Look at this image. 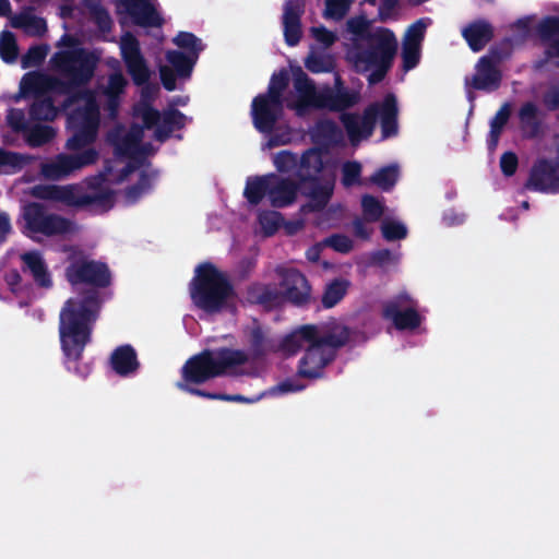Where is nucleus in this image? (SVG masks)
Wrapping results in <instances>:
<instances>
[{
	"label": "nucleus",
	"instance_id": "f257e3e1",
	"mask_svg": "<svg viewBox=\"0 0 559 559\" xmlns=\"http://www.w3.org/2000/svg\"><path fill=\"white\" fill-rule=\"evenodd\" d=\"M64 276L72 286L84 284L91 287L69 298L59 313V338L66 368L85 379L92 366L81 364V360L86 345L92 341L94 324L103 305L98 289L111 284V272L105 262L80 254L70 257Z\"/></svg>",
	"mask_w": 559,
	"mask_h": 559
},
{
	"label": "nucleus",
	"instance_id": "f03ea898",
	"mask_svg": "<svg viewBox=\"0 0 559 559\" xmlns=\"http://www.w3.org/2000/svg\"><path fill=\"white\" fill-rule=\"evenodd\" d=\"M97 59L84 49L63 51L57 55V67L67 79L53 80L51 87L67 95L61 109L67 110L74 104L84 102L83 106L74 108L67 117V128L71 136L66 142V148L79 150L94 144L100 126V111L93 91L85 86L93 79Z\"/></svg>",
	"mask_w": 559,
	"mask_h": 559
},
{
	"label": "nucleus",
	"instance_id": "7ed1b4c3",
	"mask_svg": "<svg viewBox=\"0 0 559 559\" xmlns=\"http://www.w3.org/2000/svg\"><path fill=\"white\" fill-rule=\"evenodd\" d=\"M313 156L312 151L305 155L300 170L295 174L296 180L271 174L269 201L272 207L285 209L293 205L298 192L309 199V203L304 209L321 212L326 207L333 197L335 182H331L330 178L323 176L314 177L319 174L321 164Z\"/></svg>",
	"mask_w": 559,
	"mask_h": 559
},
{
	"label": "nucleus",
	"instance_id": "20e7f679",
	"mask_svg": "<svg viewBox=\"0 0 559 559\" xmlns=\"http://www.w3.org/2000/svg\"><path fill=\"white\" fill-rule=\"evenodd\" d=\"M350 340L348 326L332 323L319 325L313 341L308 342L305 354L298 362L297 373L305 379H320L324 369L332 364L337 352Z\"/></svg>",
	"mask_w": 559,
	"mask_h": 559
},
{
	"label": "nucleus",
	"instance_id": "39448f33",
	"mask_svg": "<svg viewBox=\"0 0 559 559\" xmlns=\"http://www.w3.org/2000/svg\"><path fill=\"white\" fill-rule=\"evenodd\" d=\"M249 361L245 350L229 347L205 348L191 356L181 368V381L177 383L203 384L223 376H237L238 368Z\"/></svg>",
	"mask_w": 559,
	"mask_h": 559
},
{
	"label": "nucleus",
	"instance_id": "423d86ee",
	"mask_svg": "<svg viewBox=\"0 0 559 559\" xmlns=\"http://www.w3.org/2000/svg\"><path fill=\"white\" fill-rule=\"evenodd\" d=\"M294 87L298 97L287 107L294 109L298 116H304L309 109L342 115L355 107L361 98L359 91H318L314 82L301 69H298L294 75Z\"/></svg>",
	"mask_w": 559,
	"mask_h": 559
},
{
	"label": "nucleus",
	"instance_id": "0eeeda50",
	"mask_svg": "<svg viewBox=\"0 0 559 559\" xmlns=\"http://www.w3.org/2000/svg\"><path fill=\"white\" fill-rule=\"evenodd\" d=\"M234 295L235 289L229 278L213 263L203 262L197 266L195 275L190 283V296L199 309L207 313H217Z\"/></svg>",
	"mask_w": 559,
	"mask_h": 559
},
{
	"label": "nucleus",
	"instance_id": "6e6552de",
	"mask_svg": "<svg viewBox=\"0 0 559 559\" xmlns=\"http://www.w3.org/2000/svg\"><path fill=\"white\" fill-rule=\"evenodd\" d=\"M289 76L285 69L273 73L267 92L255 96L251 104V115L254 128L264 134L274 131L283 114V92L288 86Z\"/></svg>",
	"mask_w": 559,
	"mask_h": 559
},
{
	"label": "nucleus",
	"instance_id": "1a4fd4ad",
	"mask_svg": "<svg viewBox=\"0 0 559 559\" xmlns=\"http://www.w3.org/2000/svg\"><path fill=\"white\" fill-rule=\"evenodd\" d=\"M22 218L24 221L23 234L26 236L33 234L46 237L64 236L72 234L75 229L71 219L55 213H48L45 205L38 202L24 205Z\"/></svg>",
	"mask_w": 559,
	"mask_h": 559
},
{
	"label": "nucleus",
	"instance_id": "9d476101",
	"mask_svg": "<svg viewBox=\"0 0 559 559\" xmlns=\"http://www.w3.org/2000/svg\"><path fill=\"white\" fill-rule=\"evenodd\" d=\"M368 47L357 50L352 56L355 71L366 73L372 67L383 63L386 53H390V61L394 60L397 51V40L394 33L385 27H380L366 36Z\"/></svg>",
	"mask_w": 559,
	"mask_h": 559
},
{
	"label": "nucleus",
	"instance_id": "9b49d317",
	"mask_svg": "<svg viewBox=\"0 0 559 559\" xmlns=\"http://www.w3.org/2000/svg\"><path fill=\"white\" fill-rule=\"evenodd\" d=\"M32 194L37 199L76 207L102 204L110 199L109 193H84L73 185H37L33 187Z\"/></svg>",
	"mask_w": 559,
	"mask_h": 559
},
{
	"label": "nucleus",
	"instance_id": "f8f14e48",
	"mask_svg": "<svg viewBox=\"0 0 559 559\" xmlns=\"http://www.w3.org/2000/svg\"><path fill=\"white\" fill-rule=\"evenodd\" d=\"M88 144L78 151L76 154H58L53 160L43 163L40 174L48 180H60L67 178L75 170L93 165L98 160L99 153L96 148ZM69 151L75 152L76 150Z\"/></svg>",
	"mask_w": 559,
	"mask_h": 559
},
{
	"label": "nucleus",
	"instance_id": "ddd939ff",
	"mask_svg": "<svg viewBox=\"0 0 559 559\" xmlns=\"http://www.w3.org/2000/svg\"><path fill=\"white\" fill-rule=\"evenodd\" d=\"M46 81L47 78L38 72H28L21 81L22 92L34 94V100L28 110L29 118L34 121H53L59 112L52 97L43 92Z\"/></svg>",
	"mask_w": 559,
	"mask_h": 559
},
{
	"label": "nucleus",
	"instance_id": "4468645a",
	"mask_svg": "<svg viewBox=\"0 0 559 559\" xmlns=\"http://www.w3.org/2000/svg\"><path fill=\"white\" fill-rule=\"evenodd\" d=\"M416 301L406 292H401L382 304V318L392 321L399 331L415 330L421 324Z\"/></svg>",
	"mask_w": 559,
	"mask_h": 559
},
{
	"label": "nucleus",
	"instance_id": "2eb2a0df",
	"mask_svg": "<svg viewBox=\"0 0 559 559\" xmlns=\"http://www.w3.org/2000/svg\"><path fill=\"white\" fill-rule=\"evenodd\" d=\"M526 191L559 193V166L556 159L540 157L534 162L520 193Z\"/></svg>",
	"mask_w": 559,
	"mask_h": 559
},
{
	"label": "nucleus",
	"instance_id": "dca6fc26",
	"mask_svg": "<svg viewBox=\"0 0 559 559\" xmlns=\"http://www.w3.org/2000/svg\"><path fill=\"white\" fill-rule=\"evenodd\" d=\"M120 53L134 85H146L151 78V70L141 51L140 41L133 34L127 33L121 37Z\"/></svg>",
	"mask_w": 559,
	"mask_h": 559
},
{
	"label": "nucleus",
	"instance_id": "f3484780",
	"mask_svg": "<svg viewBox=\"0 0 559 559\" xmlns=\"http://www.w3.org/2000/svg\"><path fill=\"white\" fill-rule=\"evenodd\" d=\"M120 53L134 85H146L151 78V70L141 51L140 41L133 34L127 33L121 37Z\"/></svg>",
	"mask_w": 559,
	"mask_h": 559
},
{
	"label": "nucleus",
	"instance_id": "a211bd4d",
	"mask_svg": "<svg viewBox=\"0 0 559 559\" xmlns=\"http://www.w3.org/2000/svg\"><path fill=\"white\" fill-rule=\"evenodd\" d=\"M278 275L283 302H289L298 308L307 307L312 298L307 277L297 269L281 270Z\"/></svg>",
	"mask_w": 559,
	"mask_h": 559
},
{
	"label": "nucleus",
	"instance_id": "6ab92c4d",
	"mask_svg": "<svg viewBox=\"0 0 559 559\" xmlns=\"http://www.w3.org/2000/svg\"><path fill=\"white\" fill-rule=\"evenodd\" d=\"M312 151L313 158L321 164L319 174L314 177L321 178L326 177L331 179V182L336 183V166L329 159L325 158L322 151L318 147H309L298 158L297 155L290 151H281L274 157V165L280 173H289L295 169V174L300 170V164L308 153Z\"/></svg>",
	"mask_w": 559,
	"mask_h": 559
},
{
	"label": "nucleus",
	"instance_id": "aec40b11",
	"mask_svg": "<svg viewBox=\"0 0 559 559\" xmlns=\"http://www.w3.org/2000/svg\"><path fill=\"white\" fill-rule=\"evenodd\" d=\"M500 61L499 56L493 52L483 56L475 67V74L465 79L466 87H472L476 91L491 93L501 86L502 73L498 68Z\"/></svg>",
	"mask_w": 559,
	"mask_h": 559
},
{
	"label": "nucleus",
	"instance_id": "412c9836",
	"mask_svg": "<svg viewBox=\"0 0 559 559\" xmlns=\"http://www.w3.org/2000/svg\"><path fill=\"white\" fill-rule=\"evenodd\" d=\"M379 116L380 104L372 103L364 109L361 117L354 112H343L340 115V121L345 128L349 140L354 143L372 135Z\"/></svg>",
	"mask_w": 559,
	"mask_h": 559
},
{
	"label": "nucleus",
	"instance_id": "4be33fe9",
	"mask_svg": "<svg viewBox=\"0 0 559 559\" xmlns=\"http://www.w3.org/2000/svg\"><path fill=\"white\" fill-rule=\"evenodd\" d=\"M119 5L141 27H160L164 19L148 0H119Z\"/></svg>",
	"mask_w": 559,
	"mask_h": 559
},
{
	"label": "nucleus",
	"instance_id": "5701e85b",
	"mask_svg": "<svg viewBox=\"0 0 559 559\" xmlns=\"http://www.w3.org/2000/svg\"><path fill=\"white\" fill-rule=\"evenodd\" d=\"M283 31L287 46L294 47L299 44L301 31V16L305 12L302 0H287L283 8Z\"/></svg>",
	"mask_w": 559,
	"mask_h": 559
},
{
	"label": "nucleus",
	"instance_id": "b1692460",
	"mask_svg": "<svg viewBox=\"0 0 559 559\" xmlns=\"http://www.w3.org/2000/svg\"><path fill=\"white\" fill-rule=\"evenodd\" d=\"M22 271L28 273L37 287L50 289L53 286L51 273L41 254L37 250L26 251L20 255Z\"/></svg>",
	"mask_w": 559,
	"mask_h": 559
},
{
	"label": "nucleus",
	"instance_id": "393cba45",
	"mask_svg": "<svg viewBox=\"0 0 559 559\" xmlns=\"http://www.w3.org/2000/svg\"><path fill=\"white\" fill-rule=\"evenodd\" d=\"M141 138V130L126 132L122 126H116L108 131L106 141L117 157H132L139 151Z\"/></svg>",
	"mask_w": 559,
	"mask_h": 559
},
{
	"label": "nucleus",
	"instance_id": "a878e982",
	"mask_svg": "<svg viewBox=\"0 0 559 559\" xmlns=\"http://www.w3.org/2000/svg\"><path fill=\"white\" fill-rule=\"evenodd\" d=\"M247 299L266 310L277 309L284 305L281 288L273 283H252L247 289Z\"/></svg>",
	"mask_w": 559,
	"mask_h": 559
},
{
	"label": "nucleus",
	"instance_id": "bb28decb",
	"mask_svg": "<svg viewBox=\"0 0 559 559\" xmlns=\"http://www.w3.org/2000/svg\"><path fill=\"white\" fill-rule=\"evenodd\" d=\"M111 369L120 377H129L138 372L140 361L132 345L124 344L116 347L109 358Z\"/></svg>",
	"mask_w": 559,
	"mask_h": 559
},
{
	"label": "nucleus",
	"instance_id": "cd10ccee",
	"mask_svg": "<svg viewBox=\"0 0 559 559\" xmlns=\"http://www.w3.org/2000/svg\"><path fill=\"white\" fill-rule=\"evenodd\" d=\"M462 36L469 48L478 52L493 38V27L486 20H476L462 29Z\"/></svg>",
	"mask_w": 559,
	"mask_h": 559
},
{
	"label": "nucleus",
	"instance_id": "c85d7f7f",
	"mask_svg": "<svg viewBox=\"0 0 559 559\" xmlns=\"http://www.w3.org/2000/svg\"><path fill=\"white\" fill-rule=\"evenodd\" d=\"M190 120L183 112L176 108L163 110L160 123L154 131V139L160 143L170 139L174 131L182 130Z\"/></svg>",
	"mask_w": 559,
	"mask_h": 559
},
{
	"label": "nucleus",
	"instance_id": "c756f323",
	"mask_svg": "<svg viewBox=\"0 0 559 559\" xmlns=\"http://www.w3.org/2000/svg\"><path fill=\"white\" fill-rule=\"evenodd\" d=\"M399 107L394 94L389 93L380 103V124L383 139L395 136L399 132Z\"/></svg>",
	"mask_w": 559,
	"mask_h": 559
},
{
	"label": "nucleus",
	"instance_id": "7c9ffc66",
	"mask_svg": "<svg viewBox=\"0 0 559 559\" xmlns=\"http://www.w3.org/2000/svg\"><path fill=\"white\" fill-rule=\"evenodd\" d=\"M318 328L317 324L301 325L283 338L281 348L288 355L297 354L304 347L306 348L308 342L313 341Z\"/></svg>",
	"mask_w": 559,
	"mask_h": 559
},
{
	"label": "nucleus",
	"instance_id": "2f4dec72",
	"mask_svg": "<svg viewBox=\"0 0 559 559\" xmlns=\"http://www.w3.org/2000/svg\"><path fill=\"white\" fill-rule=\"evenodd\" d=\"M271 174L248 177L243 197L251 205H259L270 191Z\"/></svg>",
	"mask_w": 559,
	"mask_h": 559
},
{
	"label": "nucleus",
	"instance_id": "473e14b6",
	"mask_svg": "<svg viewBox=\"0 0 559 559\" xmlns=\"http://www.w3.org/2000/svg\"><path fill=\"white\" fill-rule=\"evenodd\" d=\"M521 130L527 139H535L540 133L542 123L538 119V108L532 103L523 104L519 110Z\"/></svg>",
	"mask_w": 559,
	"mask_h": 559
},
{
	"label": "nucleus",
	"instance_id": "72a5a7b5",
	"mask_svg": "<svg viewBox=\"0 0 559 559\" xmlns=\"http://www.w3.org/2000/svg\"><path fill=\"white\" fill-rule=\"evenodd\" d=\"M165 58L170 64L169 68L173 69L180 79H189L199 60L198 56L185 53L180 50H168Z\"/></svg>",
	"mask_w": 559,
	"mask_h": 559
},
{
	"label": "nucleus",
	"instance_id": "f704fd0d",
	"mask_svg": "<svg viewBox=\"0 0 559 559\" xmlns=\"http://www.w3.org/2000/svg\"><path fill=\"white\" fill-rule=\"evenodd\" d=\"M28 162V156L0 147V174H16L21 171Z\"/></svg>",
	"mask_w": 559,
	"mask_h": 559
},
{
	"label": "nucleus",
	"instance_id": "c9c22d12",
	"mask_svg": "<svg viewBox=\"0 0 559 559\" xmlns=\"http://www.w3.org/2000/svg\"><path fill=\"white\" fill-rule=\"evenodd\" d=\"M511 115V106L509 103L503 104L499 110L496 112L493 118L490 121V131L488 136V148L495 150L499 138L501 135V132L504 128V126L508 123L509 118Z\"/></svg>",
	"mask_w": 559,
	"mask_h": 559
},
{
	"label": "nucleus",
	"instance_id": "e433bc0d",
	"mask_svg": "<svg viewBox=\"0 0 559 559\" xmlns=\"http://www.w3.org/2000/svg\"><path fill=\"white\" fill-rule=\"evenodd\" d=\"M349 282L343 278H335L326 285L322 295V305L330 309L336 306L346 295Z\"/></svg>",
	"mask_w": 559,
	"mask_h": 559
},
{
	"label": "nucleus",
	"instance_id": "4c0bfd02",
	"mask_svg": "<svg viewBox=\"0 0 559 559\" xmlns=\"http://www.w3.org/2000/svg\"><path fill=\"white\" fill-rule=\"evenodd\" d=\"M341 136V129L335 121L322 119L316 122L313 128V138L317 142L323 144L336 143Z\"/></svg>",
	"mask_w": 559,
	"mask_h": 559
},
{
	"label": "nucleus",
	"instance_id": "58836bf2",
	"mask_svg": "<svg viewBox=\"0 0 559 559\" xmlns=\"http://www.w3.org/2000/svg\"><path fill=\"white\" fill-rule=\"evenodd\" d=\"M399 179V167L389 165L381 167L369 177V182L376 185L383 191H390Z\"/></svg>",
	"mask_w": 559,
	"mask_h": 559
},
{
	"label": "nucleus",
	"instance_id": "ea45409f",
	"mask_svg": "<svg viewBox=\"0 0 559 559\" xmlns=\"http://www.w3.org/2000/svg\"><path fill=\"white\" fill-rule=\"evenodd\" d=\"M56 135L55 129L47 124L28 127L25 132L26 142L31 147H39L49 143Z\"/></svg>",
	"mask_w": 559,
	"mask_h": 559
},
{
	"label": "nucleus",
	"instance_id": "a19ab883",
	"mask_svg": "<svg viewBox=\"0 0 559 559\" xmlns=\"http://www.w3.org/2000/svg\"><path fill=\"white\" fill-rule=\"evenodd\" d=\"M305 67L311 73H329L334 70L335 61L331 55L311 52L305 59Z\"/></svg>",
	"mask_w": 559,
	"mask_h": 559
},
{
	"label": "nucleus",
	"instance_id": "79ce46f5",
	"mask_svg": "<svg viewBox=\"0 0 559 559\" xmlns=\"http://www.w3.org/2000/svg\"><path fill=\"white\" fill-rule=\"evenodd\" d=\"M19 56V46L14 34L2 31L0 34V57L5 63H13Z\"/></svg>",
	"mask_w": 559,
	"mask_h": 559
},
{
	"label": "nucleus",
	"instance_id": "37998d69",
	"mask_svg": "<svg viewBox=\"0 0 559 559\" xmlns=\"http://www.w3.org/2000/svg\"><path fill=\"white\" fill-rule=\"evenodd\" d=\"M173 43L181 49L187 50L185 53L200 56L204 49L202 40L190 32H179L173 39Z\"/></svg>",
	"mask_w": 559,
	"mask_h": 559
},
{
	"label": "nucleus",
	"instance_id": "c03bdc74",
	"mask_svg": "<svg viewBox=\"0 0 559 559\" xmlns=\"http://www.w3.org/2000/svg\"><path fill=\"white\" fill-rule=\"evenodd\" d=\"M87 9L94 24L103 33H108L112 27V20L108 10L99 2H88Z\"/></svg>",
	"mask_w": 559,
	"mask_h": 559
},
{
	"label": "nucleus",
	"instance_id": "a18cd8bd",
	"mask_svg": "<svg viewBox=\"0 0 559 559\" xmlns=\"http://www.w3.org/2000/svg\"><path fill=\"white\" fill-rule=\"evenodd\" d=\"M539 36L544 43H547V47L544 51V57L536 62L535 68L540 70L548 63L559 68V36L551 38H544L540 34Z\"/></svg>",
	"mask_w": 559,
	"mask_h": 559
},
{
	"label": "nucleus",
	"instance_id": "49530a36",
	"mask_svg": "<svg viewBox=\"0 0 559 559\" xmlns=\"http://www.w3.org/2000/svg\"><path fill=\"white\" fill-rule=\"evenodd\" d=\"M361 210L366 222H378L383 213L384 205L373 195L364 194L361 197Z\"/></svg>",
	"mask_w": 559,
	"mask_h": 559
},
{
	"label": "nucleus",
	"instance_id": "de8ad7c7",
	"mask_svg": "<svg viewBox=\"0 0 559 559\" xmlns=\"http://www.w3.org/2000/svg\"><path fill=\"white\" fill-rule=\"evenodd\" d=\"M152 183L150 175L145 170H142L138 181L126 188V199L130 203H135L143 194L150 191Z\"/></svg>",
	"mask_w": 559,
	"mask_h": 559
},
{
	"label": "nucleus",
	"instance_id": "09e8293b",
	"mask_svg": "<svg viewBox=\"0 0 559 559\" xmlns=\"http://www.w3.org/2000/svg\"><path fill=\"white\" fill-rule=\"evenodd\" d=\"M47 53V45H34L22 56L21 67L23 69L39 67L45 61Z\"/></svg>",
	"mask_w": 559,
	"mask_h": 559
},
{
	"label": "nucleus",
	"instance_id": "8fccbe9b",
	"mask_svg": "<svg viewBox=\"0 0 559 559\" xmlns=\"http://www.w3.org/2000/svg\"><path fill=\"white\" fill-rule=\"evenodd\" d=\"M361 164L357 160H347L342 165L341 182L345 188L360 185Z\"/></svg>",
	"mask_w": 559,
	"mask_h": 559
},
{
	"label": "nucleus",
	"instance_id": "3c124183",
	"mask_svg": "<svg viewBox=\"0 0 559 559\" xmlns=\"http://www.w3.org/2000/svg\"><path fill=\"white\" fill-rule=\"evenodd\" d=\"M14 27H25L34 36H43L47 32L45 19L36 15L21 16V21L13 22Z\"/></svg>",
	"mask_w": 559,
	"mask_h": 559
},
{
	"label": "nucleus",
	"instance_id": "603ef678",
	"mask_svg": "<svg viewBox=\"0 0 559 559\" xmlns=\"http://www.w3.org/2000/svg\"><path fill=\"white\" fill-rule=\"evenodd\" d=\"M283 221V215L276 211H265L260 213L259 223L265 234V236L274 235Z\"/></svg>",
	"mask_w": 559,
	"mask_h": 559
},
{
	"label": "nucleus",
	"instance_id": "864d4df0",
	"mask_svg": "<svg viewBox=\"0 0 559 559\" xmlns=\"http://www.w3.org/2000/svg\"><path fill=\"white\" fill-rule=\"evenodd\" d=\"M381 233L385 240L395 241L407 236V228L404 224L395 221H385L381 225Z\"/></svg>",
	"mask_w": 559,
	"mask_h": 559
},
{
	"label": "nucleus",
	"instance_id": "5fc2aeb1",
	"mask_svg": "<svg viewBox=\"0 0 559 559\" xmlns=\"http://www.w3.org/2000/svg\"><path fill=\"white\" fill-rule=\"evenodd\" d=\"M128 81L123 76L121 72H115L109 75L107 85L105 86L103 93L105 96H117L121 97L124 93Z\"/></svg>",
	"mask_w": 559,
	"mask_h": 559
},
{
	"label": "nucleus",
	"instance_id": "6e6d98bb",
	"mask_svg": "<svg viewBox=\"0 0 559 559\" xmlns=\"http://www.w3.org/2000/svg\"><path fill=\"white\" fill-rule=\"evenodd\" d=\"M420 58V47L412 45L409 43H403L402 46V60L403 68L405 71L414 69Z\"/></svg>",
	"mask_w": 559,
	"mask_h": 559
},
{
	"label": "nucleus",
	"instance_id": "4d7b16f0",
	"mask_svg": "<svg viewBox=\"0 0 559 559\" xmlns=\"http://www.w3.org/2000/svg\"><path fill=\"white\" fill-rule=\"evenodd\" d=\"M324 243L340 253H348L353 250V240L343 234H334L324 240Z\"/></svg>",
	"mask_w": 559,
	"mask_h": 559
},
{
	"label": "nucleus",
	"instance_id": "13d9d810",
	"mask_svg": "<svg viewBox=\"0 0 559 559\" xmlns=\"http://www.w3.org/2000/svg\"><path fill=\"white\" fill-rule=\"evenodd\" d=\"M349 9V0H325L326 17L334 20L343 19Z\"/></svg>",
	"mask_w": 559,
	"mask_h": 559
},
{
	"label": "nucleus",
	"instance_id": "bf43d9fd",
	"mask_svg": "<svg viewBox=\"0 0 559 559\" xmlns=\"http://www.w3.org/2000/svg\"><path fill=\"white\" fill-rule=\"evenodd\" d=\"M266 340L260 328H254L250 334V348L253 358H261L266 354Z\"/></svg>",
	"mask_w": 559,
	"mask_h": 559
},
{
	"label": "nucleus",
	"instance_id": "052dcab7",
	"mask_svg": "<svg viewBox=\"0 0 559 559\" xmlns=\"http://www.w3.org/2000/svg\"><path fill=\"white\" fill-rule=\"evenodd\" d=\"M538 33L544 38L559 36V16L550 15L544 17L538 24Z\"/></svg>",
	"mask_w": 559,
	"mask_h": 559
},
{
	"label": "nucleus",
	"instance_id": "680f3d73",
	"mask_svg": "<svg viewBox=\"0 0 559 559\" xmlns=\"http://www.w3.org/2000/svg\"><path fill=\"white\" fill-rule=\"evenodd\" d=\"M425 31L426 24L424 23V20H417L408 27L404 43H409L420 47V43L425 37Z\"/></svg>",
	"mask_w": 559,
	"mask_h": 559
},
{
	"label": "nucleus",
	"instance_id": "e2e57ef3",
	"mask_svg": "<svg viewBox=\"0 0 559 559\" xmlns=\"http://www.w3.org/2000/svg\"><path fill=\"white\" fill-rule=\"evenodd\" d=\"M519 167V158L514 152H504L500 157V169L506 177H512Z\"/></svg>",
	"mask_w": 559,
	"mask_h": 559
},
{
	"label": "nucleus",
	"instance_id": "0e129e2a",
	"mask_svg": "<svg viewBox=\"0 0 559 559\" xmlns=\"http://www.w3.org/2000/svg\"><path fill=\"white\" fill-rule=\"evenodd\" d=\"M306 388L305 384L293 380L286 379L270 389L272 395H283L287 393L300 392Z\"/></svg>",
	"mask_w": 559,
	"mask_h": 559
},
{
	"label": "nucleus",
	"instance_id": "69168bd1",
	"mask_svg": "<svg viewBox=\"0 0 559 559\" xmlns=\"http://www.w3.org/2000/svg\"><path fill=\"white\" fill-rule=\"evenodd\" d=\"M393 61H390V56L386 55L385 61L378 66L372 67V71L367 76V81L370 85L378 84L384 80L388 72L392 68Z\"/></svg>",
	"mask_w": 559,
	"mask_h": 559
},
{
	"label": "nucleus",
	"instance_id": "338daca9",
	"mask_svg": "<svg viewBox=\"0 0 559 559\" xmlns=\"http://www.w3.org/2000/svg\"><path fill=\"white\" fill-rule=\"evenodd\" d=\"M542 102L548 111L554 112L559 110V82L551 84L546 90L543 94Z\"/></svg>",
	"mask_w": 559,
	"mask_h": 559
},
{
	"label": "nucleus",
	"instance_id": "774afa93",
	"mask_svg": "<svg viewBox=\"0 0 559 559\" xmlns=\"http://www.w3.org/2000/svg\"><path fill=\"white\" fill-rule=\"evenodd\" d=\"M160 117L162 112H159L157 109L152 107L151 105H145L143 109L141 110V118L143 121V127L145 129H153L157 128L160 123Z\"/></svg>",
	"mask_w": 559,
	"mask_h": 559
}]
</instances>
